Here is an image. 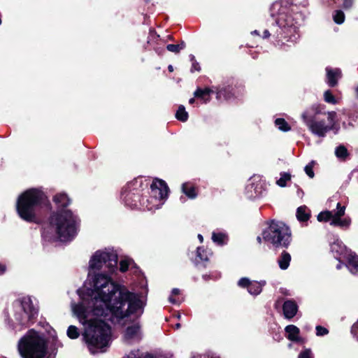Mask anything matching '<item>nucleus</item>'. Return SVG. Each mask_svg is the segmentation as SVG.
I'll return each mask as SVG.
<instances>
[{"instance_id":"22","label":"nucleus","mask_w":358,"mask_h":358,"mask_svg":"<svg viewBox=\"0 0 358 358\" xmlns=\"http://www.w3.org/2000/svg\"><path fill=\"white\" fill-rule=\"evenodd\" d=\"M334 212L335 211H329V210L321 212L317 215L318 221H320V222H327V221L330 220L331 221L332 219H333V217H334Z\"/></svg>"},{"instance_id":"39","label":"nucleus","mask_w":358,"mask_h":358,"mask_svg":"<svg viewBox=\"0 0 358 358\" xmlns=\"http://www.w3.org/2000/svg\"><path fill=\"white\" fill-rule=\"evenodd\" d=\"M338 247H341L339 243H337V242H335L331 245V249H332L333 251H336V252H339L338 250H337V248H338Z\"/></svg>"},{"instance_id":"17","label":"nucleus","mask_w":358,"mask_h":358,"mask_svg":"<svg viewBox=\"0 0 358 358\" xmlns=\"http://www.w3.org/2000/svg\"><path fill=\"white\" fill-rule=\"evenodd\" d=\"M212 92V90L209 88H206L204 90L198 89L194 92V96L199 98L203 101L204 103H207L210 101V94Z\"/></svg>"},{"instance_id":"14","label":"nucleus","mask_w":358,"mask_h":358,"mask_svg":"<svg viewBox=\"0 0 358 358\" xmlns=\"http://www.w3.org/2000/svg\"><path fill=\"white\" fill-rule=\"evenodd\" d=\"M285 331L287 334V338L292 341L299 340V329L294 325H288L285 327Z\"/></svg>"},{"instance_id":"29","label":"nucleus","mask_w":358,"mask_h":358,"mask_svg":"<svg viewBox=\"0 0 358 358\" xmlns=\"http://www.w3.org/2000/svg\"><path fill=\"white\" fill-rule=\"evenodd\" d=\"M334 20L337 24H342L345 20V15L343 11L337 10L334 15Z\"/></svg>"},{"instance_id":"25","label":"nucleus","mask_w":358,"mask_h":358,"mask_svg":"<svg viewBox=\"0 0 358 358\" xmlns=\"http://www.w3.org/2000/svg\"><path fill=\"white\" fill-rule=\"evenodd\" d=\"M291 175L288 173H282L280 174V178L277 180L276 183L280 187H285L287 185V182L290 180Z\"/></svg>"},{"instance_id":"13","label":"nucleus","mask_w":358,"mask_h":358,"mask_svg":"<svg viewBox=\"0 0 358 358\" xmlns=\"http://www.w3.org/2000/svg\"><path fill=\"white\" fill-rule=\"evenodd\" d=\"M297 305L292 300L285 301L283 304V313L286 318H292L297 312Z\"/></svg>"},{"instance_id":"24","label":"nucleus","mask_w":358,"mask_h":358,"mask_svg":"<svg viewBox=\"0 0 358 358\" xmlns=\"http://www.w3.org/2000/svg\"><path fill=\"white\" fill-rule=\"evenodd\" d=\"M275 125L282 131H288L291 129L288 123L283 118H278L275 121Z\"/></svg>"},{"instance_id":"15","label":"nucleus","mask_w":358,"mask_h":358,"mask_svg":"<svg viewBox=\"0 0 358 358\" xmlns=\"http://www.w3.org/2000/svg\"><path fill=\"white\" fill-rule=\"evenodd\" d=\"M290 261V255L288 252L283 251L280 256L278 262L280 268L282 270H285L289 267Z\"/></svg>"},{"instance_id":"7","label":"nucleus","mask_w":358,"mask_h":358,"mask_svg":"<svg viewBox=\"0 0 358 358\" xmlns=\"http://www.w3.org/2000/svg\"><path fill=\"white\" fill-rule=\"evenodd\" d=\"M117 255L113 252L96 251L90 261V268L92 269H101L103 265L110 272H113L117 267Z\"/></svg>"},{"instance_id":"37","label":"nucleus","mask_w":358,"mask_h":358,"mask_svg":"<svg viewBox=\"0 0 358 358\" xmlns=\"http://www.w3.org/2000/svg\"><path fill=\"white\" fill-rule=\"evenodd\" d=\"M354 0H344L343 7L345 8H350L353 3Z\"/></svg>"},{"instance_id":"38","label":"nucleus","mask_w":358,"mask_h":358,"mask_svg":"<svg viewBox=\"0 0 358 358\" xmlns=\"http://www.w3.org/2000/svg\"><path fill=\"white\" fill-rule=\"evenodd\" d=\"M24 317V312L22 311V313H19L15 315V320L20 324H21V323L20 322V320H22ZM22 325H23V324H22Z\"/></svg>"},{"instance_id":"9","label":"nucleus","mask_w":358,"mask_h":358,"mask_svg":"<svg viewBox=\"0 0 358 358\" xmlns=\"http://www.w3.org/2000/svg\"><path fill=\"white\" fill-rule=\"evenodd\" d=\"M345 207L341 206L340 203L336 205V211L334 212L332 220L330 224L332 226L346 227H348L350 224V220L348 218L341 219V217L345 215Z\"/></svg>"},{"instance_id":"8","label":"nucleus","mask_w":358,"mask_h":358,"mask_svg":"<svg viewBox=\"0 0 358 358\" xmlns=\"http://www.w3.org/2000/svg\"><path fill=\"white\" fill-rule=\"evenodd\" d=\"M151 192L155 200L157 202L155 206L162 205L161 200L165 199L168 196L169 187L166 182L159 179H155L151 185Z\"/></svg>"},{"instance_id":"26","label":"nucleus","mask_w":358,"mask_h":358,"mask_svg":"<svg viewBox=\"0 0 358 358\" xmlns=\"http://www.w3.org/2000/svg\"><path fill=\"white\" fill-rule=\"evenodd\" d=\"M335 154L337 157L345 159L347 157L348 153L346 148L343 145H340L336 149Z\"/></svg>"},{"instance_id":"55","label":"nucleus","mask_w":358,"mask_h":358,"mask_svg":"<svg viewBox=\"0 0 358 358\" xmlns=\"http://www.w3.org/2000/svg\"><path fill=\"white\" fill-rule=\"evenodd\" d=\"M176 329H179L180 327V324L178 323L176 324Z\"/></svg>"},{"instance_id":"19","label":"nucleus","mask_w":358,"mask_h":358,"mask_svg":"<svg viewBox=\"0 0 358 358\" xmlns=\"http://www.w3.org/2000/svg\"><path fill=\"white\" fill-rule=\"evenodd\" d=\"M54 201L58 206L65 207L70 203V200L67 195L63 193L57 194L54 197Z\"/></svg>"},{"instance_id":"46","label":"nucleus","mask_w":358,"mask_h":358,"mask_svg":"<svg viewBox=\"0 0 358 358\" xmlns=\"http://www.w3.org/2000/svg\"><path fill=\"white\" fill-rule=\"evenodd\" d=\"M269 36H270V34H269L268 31V30H265L264 31V38H268Z\"/></svg>"},{"instance_id":"52","label":"nucleus","mask_w":358,"mask_h":358,"mask_svg":"<svg viewBox=\"0 0 358 358\" xmlns=\"http://www.w3.org/2000/svg\"><path fill=\"white\" fill-rule=\"evenodd\" d=\"M222 91L218 92H217V98H220V96L222 95Z\"/></svg>"},{"instance_id":"51","label":"nucleus","mask_w":358,"mask_h":358,"mask_svg":"<svg viewBox=\"0 0 358 358\" xmlns=\"http://www.w3.org/2000/svg\"><path fill=\"white\" fill-rule=\"evenodd\" d=\"M198 238H199V239L200 240V241H201V242H202V241H203V236H202L201 235H200V234H199V235L198 236Z\"/></svg>"},{"instance_id":"53","label":"nucleus","mask_w":358,"mask_h":358,"mask_svg":"<svg viewBox=\"0 0 358 358\" xmlns=\"http://www.w3.org/2000/svg\"><path fill=\"white\" fill-rule=\"evenodd\" d=\"M257 239V241H258L259 243H262V238H261L260 236H258Z\"/></svg>"},{"instance_id":"1","label":"nucleus","mask_w":358,"mask_h":358,"mask_svg":"<svg viewBox=\"0 0 358 358\" xmlns=\"http://www.w3.org/2000/svg\"><path fill=\"white\" fill-rule=\"evenodd\" d=\"M94 287L90 296L72 306L85 326L84 337L92 354L105 352L110 339V326L99 317L111 315L122 319L131 315L137 317L143 313V302L136 295L120 289L107 275H96Z\"/></svg>"},{"instance_id":"33","label":"nucleus","mask_w":358,"mask_h":358,"mask_svg":"<svg viewBox=\"0 0 358 358\" xmlns=\"http://www.w3.org/2000/svg\"><path fill=\"white\" fill-rule=\"evenodd\" d=\"M251 282L250 280L247 278H242L239 280L238 285L241 287H247L248 289H249V286L250 285Z\"/></svg>"},{"instance_id":"56","label":"nucleus","mask_w":358,"mask_h":358,"mask_svg":"<svg viewBox=\"0 0 358 358\" xmlns=\"http://www.w3.org/2000/svg\"><path fill=\"white\" fill-rule=\"evenodd\" d=\"M356 95H357V97L358 98V87L356 89Z\"/></svg>"},{"instance_id":"11","label":"nucleus","mask_w":358,"mask_h":358,"mask_svg":"<svg viewBox=\"0 0 358 358\" xmlns=\"http://www.w3.org/2000/svg\"><path fill=\"white\" fill-rule=\"evenodd\" d=\"M22 310L24 312V317L20 320V322L22 324H27L31 318L36 314V310L31 304L29 299L22 301Z\"/></svg>"},{"instance_id":"42","label":"nucleus","mask_w":358,"mask_h":358,"mask_svg":"<svg viewBox=\"0 0 358 358\" xmlns=\"http://www.w3.org/2000/svg\"><path fill=\"white\" fill-rule=\"evenodd\" d=\"M179 293H180V290L178 289H177V288H174L172 290V295L171 296H173V295H178V294H179Z\"/></svg>"},{"instance_id":"5","label":"nucleus","mask_w":358,"mask_h":358,"mask_svg":"<svg viewBox=\"0 0 358 358\" xmlns=\"http://www.w3.org/2000/svg\"><path fill=\"white\" fill-rule=\"evenodd\" d=\"M263 238L275 247L287 248L292 238L289 228L283 222L271 221L262 233Z\"/></svg>"},{"instance_id":"54","label":"nucleus","mask_w":358,"mask_h":358,"mask_svg":"<svg viewBox=\"0 0 358 358\" xmlns=\"http://www.w3.org/2000/svg\"><path fill=\"white\" fill-rule=\"evenodd\" d=\"M336 268H337L338 269H340V268H341V263H339V264L336 266Z\"/></svg>"},{"instance_id":"32","label":"nucleus","mask_w":358,"mask_h":358,"mask_svg":"<svg viewBox=\"0 0 358 358\" xmlns=\"http://www.w3.org/2000/svg\"><path fill=\"white\" fill-rule=\"evenodd\" d=\"M324 97L325 101L327 103H336L334 96H333V94L331 93V92L329 90H327L324 92Z\"/></svg>"},{"instance_id":"27","label":"nucleus","mask_w":358,"mask_h":358,"mask_svg":"<svg viewBox=\"0 0 358 358\" xmlns=\"http://www.w3.org/2000/svg\"><path fill=\"white\" fill-rule=\"evenodd\" d=\"M67 335L71 338H77L79 336L78 328L75 326L71 325L67 330Z\"/></svg>"},{"instance_id":"50","label":"nucleus","mask_w":358,"mask_h":358,"mask_svg":"<svg viewBox=\"0 0 358 358\" xmlns=\"http://www.w3.org/2000/svg\"><path fill=\"white\" fill-rule=\"evenodd\" d=\"M146 208L150 210H153V206H149L148 205H147Z\"/></svg>"},{"instance_id":"3","label":"nucleus","mask_w":358,"mask_h":358,"mask_svg":"<svg viewBox=\"0 0 358 358\" xmlns=\"http://www.w3.org/2000/svg\"><path fill=\"white\" fill-rule=\"evenodd\" d=\"M44 194L42 192L31 189L22 193L17 202V210L20 217L28 222H32L36 218V210L40 205Z\"/></svg>"},{"instance_id":"16","label":"nucleus","mask_w":358,"mask_h":358,"mask_svg":"<svg viewBox=\"0 0 358 358\" xmlns=\"http://www.w3.org/2000/svg\"><path fill=\"white\" fill-rule=\"evenodd\" d=\"M296 217L300 222L307 221L310 217V210L305 206H300L296 210Z\"/></svg>"},{"instance_id":"21","label":"nucleus","mask_w":358,"mask_h":358,"mask_svg":"<svg viewBox=\"0 0 358 358\" xmlns=\"http://www.w3.org/2000/svg\"><path fill=\"white\" fill-rule=\"evenodd\" d=\"M262 290V285L257 282H253L250 283L248 289V292L251 294L257 295Z\"/></svg>"},{"instance_id":"49","label":"nucleus","mask_w":358,"mask_h":358,"mask_svg":"<svg viewBox=\"0 0 358 358\" xmlns=\"http://www.w3.org/2000/svg\"><path fill=\"white\" fill-rule=\"evenodd\" d=\"M345 250V248L343 246V247H341V252L340 253L341 254H343V252Z\"/></svg>"},{"instance_id":"34","label":"nucleus","mask_w":358,"mask_h":358,"mask_svg":"<svg viewBox=\"0 0 358 358\" xmlns=\"http://www.w3.org/2000/svg\"><path fill=\"white\" fill-rule=\"evenodd\" d=\"M329 333V331L325 327H323L322 326H317L316 327V334L318 336H322L327 335Z\"/></svg>"},{"instance_id":"35","label":"nucleus","mask_w":358,"mask_h":358,"mask_svg":"<svg viewBox=\"0 0 358 358\" xmlns=\"http://www.w3.org/2000/svg\"><path fill=\"white\" fill-rule=\"evenodd\" d=\"M305 172L310 178H313L314 177L313 165L310 164L306 165L305 167Z\"/></svg>"},{"instance_id":"40","label":"nucleus","mask_w":358,"mask_h":358,"mask_svg":"<svg viewBox=\"0 0 358 358\" xmlns=\"http://www.w3.org/2000/svg\"><path fill=\"white\" fill-rule=\"evenodd\" d=\"M193 358H210L208 355H194Z\"/></svg>"},{"instance_id":"43","label":"nucleus","mask_w":358,"mask_h":358,"mask_svg":"<svg viewBox=\"0 0 358 358\" xmlns=\"http://www.w3.org/2000/svg\"><path fill=\"white\" fill-rule=\"evenodd\" d=\"M192 68H193L194 70H196V71H199V70H200V67H199V64H197V63H196V64H194H194H193V65H192Z\"/></svg>"},{"instance_id":"4","label":"nucleus","mask_w":358,"mask_h":358,"mask_svg":"<svg viewBox=\"0 0 358 358\" xmlns=\"http://www.w3.org/2000/svg\"><path fill=\"white\" fill-rule=\"evenodd\" d=\"M50 223L62 241L70 240L76 234V220L69 210H62L53 215Z\"/></svg>"},{"instance_id":"28","label":"nucleus","mask_w":358,"mask_h":358,"mask_svg":"<svg viewBox=\"0 0 358 358\" xmlns=\"http://www.w3.org/2000/svg\"><path fill=\"white\" fill-rule=\"evenodd\" d=\"M184 48L185 43L183 42L180 45L169 44L166 46V48L169 51L175 53L179 52L180 50L183 49Z\"/></svg>"},{"instance_id":"10","label":"nucleus","mask_w":358,"mask_h":358,"mask_svg":"<svg viewBox=\"0 0 358 358\" xmlns=\"http://www.w3.org/2000/svg\"><path fill=\"white\" fill-rule=\"evenodd\" d=\"M124 338L128 343L138 341L141 338V327L138 323H135L127 327Z\"/></svg>"},{"instance_id":"41","label":"nucleus","mask_w":358,"mask_h":358,"mask_svg":"<svg viewBox=\"0 0 358 358\" xmlns=\"http://www.w3.org/2000/svg\"><path fill=\"white\" fill-rule=\"evenodd\" d=\"M6 271V266L4 265L0 264V275L3 274Z\"/></svg>"},{"instance_id":"6","label":"nucleus","mask_w":358,"mask_h":358,"mask_svg":"<svg viewBox=\"0 0 358 358\" xmlns=\"http://www.w3.org/2000/svg\"><path fill=\"white\" fill-rule=\"evenodd\" d=\"M327 115L329 125H326L324 120L317 121L313 117H309L306 112L302 114L301 117L313 134L320 137H324L330 130L336 129V133L338 131L335 124L336 113L331 111Z\"/></svg>"},{"instance_id":"45","label":"nucleus","mask_w":358,"mask_h":358,"mask_svg":"<svg viewBox=\"0 0 358 358\" xmlns=\"http://www.w3.org/2000/svg\"><path fill=\"white\" fill-rule=\"evenodd\" d=\"M169 300L172 303H176L177 301L173 297V296H169Z\"/></svg>"},{"instance_id":"18","label":"nucleus","mask_w":358,"mask_h":358,"mask_svg":"<svg viewBox=\"0 0 358 358\" xmlns=\"http://www.w3.org/2000/svg\"><path fill=\"white\" fill-rule=\"evenodd\" d=\"M348 267L351 273H355L358 271V256L350 254L348 257Z\"/></svg>"},{"instance_id":"48","label":"nucleus","mask_w":358,"mask_h":358,"mask_svg":"<svg viewBox=\"0 0 358 358\" xmlns=\"http://www.w3.org/2000/svg\"><path fill=\"white\" fill-rule=\"evenodd\" d=\"M194 101H195L194 99L192 98L189 99V103L192 104V103H194Z\"/></svg>"},{"instance_id":"2","label":"nucleus","mask_w":358,"mask_h":358,"mask_svg":"<svg viewBox=\"0 0 358 358\" xmlns=\"http://www.w3.org/2000/svg\"><path fill=\"white\" fill-rule=\"evenodd\" d=\"M17 350L22 358H44L48 343L41 334L31 329L19 341Z\"/></svg>"},{"instance_id":"36","label":"nucleus","mask_w":358,"mask_h":358,"mask_svg":"<svg viewBox=\"0 0 358 358\" xmlns=\"http://www.w3.org/2000/svg\"><path fill=\"white\" fill-rule=\"evenodd\" d=\"M299 358H312L311 352L309 350H305L299 355Z\"/></svg>"},{"instance_id":"30","label":"nucleus","mask_w":358,"mask_h":358,"mask_svg":"<svg viewBox=\"0 0 358 358\" xmlns=\"http://www.w3.org/2000/svg\"><path fill=\"white\" fill-rule=\"evenodd\" d=\"M225 238V235L221 233H213L212 235V239L215 243L218 244H222Z\"/></svg>"},{"instance_id":"23","label":"nucleus","mask_w":358,"mask_h":358,"mask_svg":"<svg viewBox=\"0 0 358 358\" xmlns=\"http://www.w3.org/2000/svg\"><path fill=\"white\" fill-rule=\"evenodd\" d=\"M176 118L182 122L187 121L188 118V113L185 111V108L183 106H180L176 114Z\"/></svg>"},{"instance_id":"20","label":"nucleus","mask_w":358,"mask_h":358,"mask_svg":"<svg viewBox=\"0 0 358 358\" xmlns=\"http://www.w3.org/2000/svg\"><path fill=\"white\" fill-rule=\"evenodd\" d=\"M182 189L183 193L190 199H194L196 196L194 187L189 183H184L182 186Z\"/></svg>"},{"instance_id":"47","label":"nucleus","mask_w":358,"mask_h":358,"mask_svg":"<svg viewBox=\"0 0 358 358\" xmlns=\"http://www.w3.org/2000/svg\"><path fill=\"white\" fill-rule=\"evenodd\" d=\"M168 69H169V71H171V72H172L173 71V66L171 65H169Z\"/></svg>"},{"instance_id":"31","label":"nucleus","mask_w":358,"mask_h":358,"mask_svg":"<svg viewBox=\"0 0 358 358\" xmlns=\"http://www.w3.org/2000/svg\"><path fill=\"white\" fill-rule=\"evenodd\" d=\"M132 263L131 259H122L120 262V269L122 272L127 271L129 266Z\"/></svg>"},{"instance_id":"44","label":"nucleus","mask_w":358,"mask_h":358,"mask_svg":"<svg viewBox=\"0 0 358 358\" xmlns=\"http://www.w3.org/2000/svg\"><path fill=\"white\" fill-rule=\"evenodd\" d=\"M200 250H201V248H198L197 249V256L199 257H200L201 259H205V258H203L202 256H201V252H200Z\"/></svg>"},{"instance_id":"12","label":"nucleus","mask_w":358,"mask_h":358,"mask_svg":"<svg viewBox=\"0 0 358 358\" xmlns=\"http://www.w3.org/2000/svg\"><path fill=\"white\" fill-rule=\"evenodd\" d=\"M327 82L330 87L337 85L338 80L341 78L342 73L339 69L326 68Z\"/></svg>"}]
</instances>
